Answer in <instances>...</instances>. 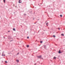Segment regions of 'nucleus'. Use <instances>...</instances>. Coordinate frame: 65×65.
Masks as SVG:
<instances>
[{"label":"nucleus","mask_w":65,"mask_h":65,"mask_svg":"<svg viewBox=\"0 0 65 65\" xmlns=\"http://www.w3.org/2000/svg\"><path fill=\"white\" fill-rule=\"evenodd\" d=\"M61 35L62 36H64V34H61Z\"/></svg>","instance_id":"obj_5"},{"label":"nucleus","mask_w":65,"mask_h":65,"mask_svg":"<svg viewBox=\"0 0 65 65\" xmlns=\"http://www.w3.org/2000/svg\"><path fill=\"white\" fill-rule=\"evenodd\" d=\"M48 23H46V25H47V24H48Z\"/></svg>","instance_id":"obj_16"},{"label":"nucleus","mask_w":65,"mask_h":65,"mask_svg":"<svg viewBox=\"0 0 65 65\" xmlns=\"http://www.w3.org/2000/svg\"><path fill=\"white\" fill-rule=\"evenodd\" d=\"M54 59H56V57H54Z\"/></svg>","instance_id":"obj_7"},{"label":"nucleus","mask_w":65,"mask_h":65,"mask_svg":"<svg viewBox=\"0 0 65 65\" xmlns=\"http://www.w3.org/2000/svg\"><path fill=\"white\" fill-rule=\"evenodd\" d=\"M10 32L9 31H8V32Z\"/></svg>","instance_id":"obj_20"},{"label":"nucleus","mask_w":65,"mask_h":65,"mask_svg":"<svg viewBox=\"0 0 65 65\" xmlns=\"http://www.w3.org/2000/svg\"><path fill=\"white\" fill-rule=\"evenodd\" d=\"M17 62H19V60H17Z\"/></svg>","instance_id":"obj_11"},{"label":"nucleus","mask_w":65,"mask_h":65,"mask_svg":"<svg viewBox=\"0 0 65 65\" xmlns=\"http://www.w3.org/2000/svg\"><path fill=\"white\" fill-rule=\"evenodd\" d=\"M4 54V53H2V56H5V54H4V55H3Z\"/></svg>","instance_id":"obj_4"},{"label":"nucleus","mask_w":65,"mask_h":65,"mask_svg":"<svg viewBox=\"0 0 65 65\" xmlns=\"http://www.w3.org/2000/svg\"><path fill=\"white\" fill-rule=\"evenodd\" d=\"M58 53L59 54H60V53H62V52H60V50H59V51L58 52Z\"/></svg>","instance_id":"obj_2"},{"label":"nucleus","mask_w":65,"mask_h":65,"mask_svg":"<svg viewBox=\"0 0 65 65\" xmlns=\"http://www.w3.org/2000/svg\"><path fill=\"white\" fill-rule=\"evenodd\" d=\"M15 28L13 29V31H15Z\"/></svg>","instance_id":"obj_6"},{"label":"nucleus","mask_w":65,"mask_h":65,"mask_svg":"<svg viewBox=\"0 0 65 65\" xmlns=\"http://www.w3.org/2000/svg\"><path fill=\"white\" fill-rule=\"evenodd\" d=\"M27 39H29V37H27Z\"/></svg>","instance_id":"obj_13"},{"label":"nucleus","mask_w":65,"mask_h":65,"mask_svg":"<svg viewBox=\"0 0 65 65\" xmlns=\"http://www.w3.org/2000/svg\"><path fill=\"white\" fill-rule=\"evenodd\" d=\"M42 59H43V58H42Z\"/></svg>","instance_id":"obj_21"},{"label":"nucleus","mask_w":65,"mask_h":65,"mask_svg":"<svg viewBox=\"0 0 65 65\" xmlns=\"http://www.w3.org/2000/svg\"><path fill=\"white\" fill-rule=\"evenodd\" d=\"M29 45H27V47H29Z\"/></svg>","instance_id":"obj_8"},{"label":"nucleus","mask_w":65,"mask_h":65,"mask_svg":"<svg viewBox=\"0 0 65 65\" xmlns=\"http://www.w3.org/2000/svg\"><path fill=\"white\" fill-rule=\"evenodd\" d=\"M39 58H41V56H39Z\"/></svg>","instance_id":"obj_3"},{"label":"nucleus","mask_w":65,"mask_h":65,"mask_svg":"<svg viewBox=\"0 0 65 65\" xmlns=\"http://www.w3.org/2000/svg\"><path fill=\"white\" fill-rule=\"evenodd\" d=\"M60 17H62V15H60Z\"/></svg>","instance_id":"obj_9"},{"label":"nucleus","mask_w":65,"mask_h":65,"mask_svg":"<svg viewBox=\"0 0 65 65\" xmlns=\"http://www.w3.org/2000/svg\"><path fill=\"white\" fill-rule=\"evenodd\" d=\"M5 62L6 63H7V62L6 61H5Z\"/></svg>","instance_id":"obj_12"},{"label":"nucleus","mask_w":65,"mask_h":65,"mask_svg":"<svg viewBox=\"0 0 65 65\" xmlns=\"http://www.w3.org/2000/svg\"><path fill=\"white\" fill-rule=\"evenodd\" d=\"M19 3H22V2L21 1V0H19Z\"/></svg>","instance_id":"obj_1"},{"label":"nucleus","mask_w":65,"mask_h":65,"mask_svg":"<svg viewBox=\"0 0 65 65\" xmlns=\"http://www.w3.org/2000/svg\"><path fill=\"white\" fill-rule=\"evenodd\" d=\"M58 29H59V30H60V28H58Z\"/></svg>","instance_id":"obj_17"},{"label":"nucleus","mask_w":65,"mask_h":65,"mask_svg":"<svg viewBox=\"0 0 65 65\" xmlns=\"http://www.w3.org/2000/svg\"><path fill=\"white\" fill-rule=\"evenodd\" d=\"M53 36V37H56L55 36H54V35Z\"/></svg>","instance_id":"obj_14"},{"label":"nucleus","mask_w":65,"mask_h":65,"mask_svg":"<svg viewBox=\"0 0 65 65\" xmlns=\"http://www.w3.org/2000/svg\"><path fill=\"white\" fill-rule=\"evenodd\" d=\"M40 43H42V41H40Z\"/></svg>","instance_id":"obj_15"},{"label":"nucleus","mask_w":65,"mask_h":65,"mask_svg":"<svg viewBox=\"0 0 65 65\" xmlns=\"http://www.w3.org/2000/svg\"><path fill=\"white\" fill-rule=\"evenodd\" d=\"M4 3H5V0H4Z\"/></svg>","instance_id":"obj_10"},{"label":"nucleus","mask_w":65,"mask_h":65,"mask_svg":"<svg viewBox=\"0 0 65 65\" xmlns=\"http://www.w3.org/2000/svg\"><path fill=\"white\" fill-rule=\"evenodd\" d=\"M35 65H36V63H35Z\"/></svg>","instance_id":"obj_18"},{"label":"nucleus","mask_w":65,"mask_h":65,"mask_svg":"<svg viewBox=\"0 0 65 65\" xmlns=\"http://www.w3.org/2000/svg\"><path fill=\"white\" fill-rule=\"evenodd\" d=\"M19 54V53H18L17 54V55H18V54Z\"/></svg>","instance_id":"obj_19"}]
</instances>
